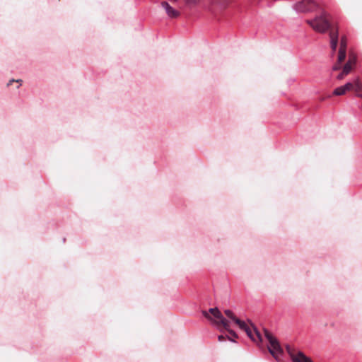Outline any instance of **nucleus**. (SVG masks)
I'll use <instances>...</instances> for the list:
<instances>
[{
    "label": "nucleus",
    "instance_id": "a211bd4d",
    "mask_svg": "<svg viewBox=\"0 0 362 362\" xmlns=\"http://www.w3.org/2000/svg\"><path fill=\"white\" fill-rule=\"evenodd\" d=\"M225 339V337L223 336V335H220L218 336V340L219 341H223V339Z\"/></svg>",
    "mask_w": 362,
    "mask_h": 362
},
{
    "label": "nucleus",
    "instance_id": "f03ea898",
    "mask_svg": "<svg viewBox=\"0 0 362 362\" xmlns=\"http://www.w3.org/2000/svg\"><path fill=\"white\" fill-rule=\"evenodd\" d=\"M202 315L209 320H210L214 325L217 327H223L228 333L233 337L237 338V334L229 329L230 323L224 318L221 311L217 308H213L209 309L208 311L202 310Z\"/></svg>",
    "mask_w": 362,
    "mask_h": 362
},
{
    "label": "nucleus",
    "instance_id": "dca6fc26",
    "mask_svg": "<svg viewBox=\"0 0 362 362\" xmlns=\"http://www.w3.org/2000/svg\"><path fill=\"white\" fill-rule=\"evenodd\" d=\"M346 76V74H344L343 71H341V72L337 75V79L342 80Z\"/></svg>",
    "mask_w": 362,
    "mask_h": 362
},
{
    "label": "nucleus",
    "instance_id": "7ed1b4c3",
    "mask_svg": "<svg viewBox=\"0 0 362 362\" xmlns=\"http://www.w3.org/2000/svg\"><path fill=\"white\" fill-rule=\"evenodd\" d=\"M224 313L228 317L234 321L241 329L244 330L252 341L255 342L262 341V337L260 332L252 324L250 325H247L245 322L236 317L234 313L230 310H225Z\"/></svg>",
    "mask_w": 362,
    "mask_h": 362
},
{
    "label": "nucleus",
    "instance_id": "39448f33",
    "mask_svg": "<svg viewBox=\"0 0 362 362\" xmlns=\"http://www.w3.org/2000/svg\"><path fill=\"white\" fill-rule=\"evenodd\" d=\"M286 350L291 356L293 362H313V361L303 352L296 351L290 345H286Z\"/></svg>",
    "mask_w": 362,
    "mask_h": 362
},
{
    "label": "nucleus",
    "instance_id": "6e6552de",
    "mask_svg": "<svg viewBox=\"0 0 362 362\" xmlns=\"http://www.w3.org/2000/svg\"><path fill=\"white\" fill-rule=\"evenodd\" d=\"M161 6L163 8L167 15L170 18H177L180 14L177 9L170 6L167 1L161 2Z\"/></svg>",
    "mask_w": 362,
    "mask_h": 362
},
{
    "label": "nucleus",
    "instance_id": "2eb2a0df",
    "mask_svg": "<svg viewBox=\"0 0 362 362\" xmlns=\"http://www.w3.org/2000/svg\"><path fill=\"white\" fill-rule=\"evenodd\" d=\"M344 87L346 91L353 90V89L354 88V81L349 82V83H346L344 86Z\"/></svg>",
    "mask_w": 362,
    "mask_h": 362
},
{
    "label": "nucleus",
    "instance_id": "423d86ee",
    "mask_svg": "<svg viewBox=\"0 0 362 362\" xmlns=\"http://www.w3.org/2000/svg\"><path fill=\"white\" fill-rule=\"evenodd\" d=\"M318 6V4L314 0H302L295 5V8L298 12H310Z\"/></svg>",
    "mask_w": 362,
    "mask_h": 362
},
{
    "label": "nucleus",
    "instance_id": "20e7f679",
    "mask_svg": "<svg viewBox=\"0 0 362 362\" xmlns=\"http://www.w3.org/2000/svg\"><path fill=\"white\" fill-rule=\"evenodd\" d=\"M264 336H265L266 339L268 340L269 344V346H268L269 353L276 360H279V358L284 354L283 349L281 346L279 341L267 329H264Z\"/></svg>",
    "mask_w": 362,
    "mask_h": 362
},
{
    "label": "nucleus",
    "instance_id": "1a4fd4ad",
    "mask_svg": "<svg viewBox=\"0 0 362 362\" xmlns=\"http://www.w3.org/2000/svg\"><path fill=\"white\" fill-rule=\"evenodd\" d=\"M330 38V47L332 52H334L337 49L338 40H339V28L332 29L329 34Z\"/></svg>",
    "mask_w": 362,
    "mask_h": 362
},
{
    "label": "nucleus",
    "instance_id": "9d476101",
    "mask_svg": "<svg viewBox=\"0 0 362 362\" xmlns=\"http://www.w3.org/2000/svg\"><path fill=\"white\" fill-rule=\"evenodd\" d=\"M347 38L345 35L341 37L340 47L339 50V61H344L346 56Z\"/></svg>",
    "mask_w": 362,
    "mask_h": 362
},
{
    "label": "nucleus",
    "instance_id": "9b49d317",
    "mask_svg": "<svg viewBox=\"0 0 362 362\" xmlns=\"http://www.w3.org/2000/svg\"><path fill=\"white\" fill-rule=\"evenodd\" d=\"M353 90L355 91L357 96L358 94H361V92H362V83L358 79L354 81V88Z\"/></svg>",
    "mask_w": 362,
    "mask_h": 362
},
{
    "label": "nucleus",
    "instance_id": "f257e3e1",
    "mask_svg": "<svg viewBox=\"0 0 362 362\" xmlns=\"http://www.w3.org/2000/svg\"><path fill=\"white\" fill-rule=\"evenodd\" d=\"M306 23L316 32L325 33L327 31L330 33L332 29L338 28L337 24L333 22L332 16L326 12L322 11L321 13L316 16L313 20H307Z\"/></svg>",
    "mask_w": 362,
    "mask_h": 362
},
{
    "label": "nucleus",
    "instance_id": "0eeeda50",
    "mask_svg": "<svg viewBox=\"0 0 362 362\" xmlns=\"http://www.w3.org/2000/svg\"><path fill=\"white\" fill-rule=\"evenodd\" d=\"M356 61H357L356 55L353 52L349 53V59H348L347 62L342 67V71H344V73L346 74V75H348L352 71V69L355 67Z\"/></svg>",
    "mask_w": 362,
    "mask_h": 362
},
{
    "label": "nucleus",
    "instance_id": "4468645a",
    "mask_svg": "<svg viewBox=\"0 0 362 362\" xmlns=\"http://www.w3.org/2000/svg\"><path fill=\"white\" fill-rule=\"evenodd\" d=\"M344 61H339V54H338L337 62L333 65L332 71H337L341 68V63Z\"/></svg>",
    "mask_w": 362,
    "mask_h": 362
},
{
    "label": "nucleus",
    "instance_id": "f3484780",
    "mask_svg": "<svg viewBox=\"0 0 362 362\" xmlns=\"http://www.w3.org/2000/svg\"><path fill=\"white\" fill-rule=\"evenodd\" d=\"M22 81L21 80H17V81H15V80H11L9 81L8 83V86H9L13 82H18V83H21Z\"/></svg>",
    "mask_w": 362,
    "mask_h": 362
},
{
    "label": "nucleus",
    "instance_id": "f8f14e48",
    "mask_svg": "<svg viewBox=\"0 0 362 362\" xmlns=\"http://www.w3.org/2000/svg\"><path fill=\"white\" fill-rule=\"evenodd\" d=\"M346 90H345L344 86L338 87L335 88L333 91L334 95H342L346 93Z\"/></svg>",
    "mask_w": 362,
    "mask_h": 362
},
{
    "label": "nucleus",
    "instance_id": "ddd939ff",
    "mask_svg": "<svg viewBox=\"0 0 362 362\" xmlns=\"http://www.w3.org/2000/svg\"><path fill=\"white\" fill-rule=\"evenodd\" d=\"M171 3H176L178 0H169ZM186 4L188 6H192L197 4L201 0H185Z\"/></svg>",
    "mask_w": 362,
    "mask_h": 362
}]
</instances>
